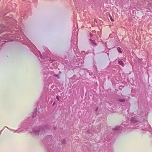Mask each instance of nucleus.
Segmentation results:
<instances>
[{
	"mask_svg": "<svg viewBox=\"0 0 152 152\" xmlns=\"http://www.w3.org/2000/svg\"><path fill=\"white\" fill-rule=\"evenodd\" d=\"M38 106H37V107L35 110H34V111L33 112V114H32V117L29 116V117H30L31 118H32V119H35L37 121V120L36 119L34 118L35 117H36V116L37 115V110Z\"/></svg>",
	"mask_w": 152,
	"mask_h": 152,
	"instance_id": "obj_8",
	"label": "nucleus"
},
{
	"mask_svg": "<svg viewBox=\"0 0 152 152\" xmlns=\"http://www.w3.org/2000/svg\"><path fill=\"white\" fill-rule=\"evenodd\" d=\"M118 101L120 102H125L126 100L124 99H119L118 100Z\"/></svg>",
	"mask_w": 152,
	"mask_h": 152,
	"instance_id": "obj_13",
	"label": "nucleus"
},
{
	"mask_svg": "<svg viewBox=\"0 0 152 152\" xmlns=\"http://www.w3.org/2000/svg\"><path fill=\"white\" fill-rule=\"evenodd\" d=\"M56 127H54V130H56Z\"/></svg>",
	"mask_w": 152,
	"mask_h": 152,
	"instance_id": "obj_26",
	"label": "nucleus"
},
{
	"mask_svg": "<svg viewBox=\"0 0 152 152\" xmlns=\"http://www.w3.org/2000/svg\"><path fill=\"white\" fill-rule=\"evenodd\" d=\"M131 125L128 122L125 121L122 124L120 125L121 128L126 129L129 128Z\"/></svg>",
	"mask_w": 152,
	"mask_h": 152,
	"instance_id": "obj_5",
	"label": "nucleus"
},
{
	"mask_svg": "<svg viewBox=\"0 0 152 152\" xmlns=\"http://www.w3.org/2000/svg\"><path fill=\"white\" fill-rule=\"evenodd\" d=\"M4 129H3L0 131V135L1 134L2 132L4 130Z\"/></svg>",
	"mask_w": 152,
	"mask_h": 152,
	"instance_id": "obj_24",
	"label": "nucleus"
},
{
	"mask_svg": "<svg viewBox=\"0 0 152 152\" xmlns=\"http://www.w3.org/2000/svg\"><path fill=\"white\" fill-rule=\"evenodd\" d=\"M55 73L56 72H55L54 71H51L50 72V75L53 76L54 77H55L58 79H59L60 78V76L59 74L61 73V71H59V73L58 74H56Z\"/></svg>",
	"mask_w": 152,
	"mask_h": 152,
	"instance_id": "obj_7",
	"label": "nucleus"
},
{
	"mask_svg": "<svg viewBox=\"0 0 152 152\" xmlns=\"http://www.w3.org/2000/svg\"><path fill=\"white\" fill-rule=\"evenodd\" d=\"M4 128H7L8 129H9L10 130V131L14 132H15V133L17 132V133H18L20 132H21V131L20 130V129H19V127H18V129L16 130H15L14 129L9 128L7 126H5L4 127Z\"/></svg>",
	"mask_w": 152,
	"mask_h": 152,
	"instance_id": "obj_9",
	"label": "nucleus"
},
{
	"mask_svg": "<svg viewBox=\"0 0 152 152\" xmlns=\"http://www.w3.org/2000/svg\"><path fill=\"white\" fill-rule=\"evenodd\" d=\"M151 135H152V133H151Z\"/></svg>",
	"mask_w": 152,
	"mask_h": 152,
	"instance_id": "obj_30",
	"label": "nucleus"
},
{
	"mask_svg": "<svg viewBox=\"0 0 152 152\" xmlns=\"http://www.w3.org/2000/svg\"><path fill=\"white\" fill-rule=\"evenodd\" d=\"M54 87V85H52L51 86H50V90H51Z\"/></svg>",
	"mask_w": 152,
	"mask_h": 152,
	"instance_id": "obj_18",
	"label": "nucleus"
},
{
	"mask_svg": "<svg viewBox=\"0 0 152 152\" xmlns=\"http://www.w3.org/2000/svg\"><path fill=\"white\" fill-rule=\"evenodd\" d=\"M47 148L48 149V150H49V148H48V147H47ZM48 152H50V151L49 150H48Z\"/></svg>",
	"mask_w": 152,
	"mask_h": 152,
	"instance_id": "obj_27",
	"label": "nucleus"
},
{
	"mask_svg": "<svg viewBox=\"0 0 152 152\" xmlns=\"http://www.w3.org/2000/svg\"><path fill=\"white\" fill-rule=\"evenodd\" d=\"M98 108H99L98 107H97L96 108V109H95V111L96 112H97V110H98Z\"/></svg>",
	"mask_w": 152,
	"mask_h": 152,
	"instance_id": "obj_21",
	"label": "nucleus"
},
{
	"mask_svg": "<svg viewBox=\"0 0 152 152\" xmlns=\"http://www.w3.org/2000/svg\"><path fill=\"white\" fill-rule=\"evenodd\" d=\"M118 64L123 66H124V64L123 62L121 60H118Z\"/></svg>",
	"mask_w": 152,
	"mask_h": 152,
	"instance_id": "obj_12",
	"label": "nucleus"
},
{
	"mask_svg": "<svg viewBox=\"0 0 152 152\" xmlns=\"http://www.w3.org/2000/svg\"><path fill=\"white\" fill-rule=\"evenodd\" d=\"M90 41L91 42V44L93 46H97V44L95 42V41L91 39H89Z\"/></svg>",
	"mask_w": 152,
	"mask_h": 152,
	"instance_id": "obj_10",
	"label": "nucleus"
},
{
	"mask_svg": "<svg viewBox=\"0 0 152 152\" xmlns=\"http://www.w3.org/2000/svg\"><path fill=\"white\" fill-rule=\"evenodd\" d=\"M117 50L119 53H122V51L121 50V49L120 48L118 47L117 48Z\"/></svg>",
	"mask_w": 152,
	"mask_h": 152,
	"instance_id": "obj_14",
	"label": "nucleus"
},
{
	"mask_svg": "<svg viewBox=\"0 0 152 152\" xmlns=\"http://www.w3.org/2000/svg\"><path fill=\"white\" fill-rule=\"evenodd\" d=\"M93 31L94 32H96V31H95V30L94 31Z\"/></svg>",
	"mask_w": 152,
	"mask_h": 152,
	"instance_id": "obj_28",
	"label": "nucleus"
},
{
	"mask_svg": "<svg viewBox=\"0 0 152 152\" xmlns=\"http://www.w3.org/2000/svg\"><path fill=\"white\" fill-rule=\"evenodd\" d=\"M55 69L56 70H58V71H59V69L58 68V67H56V68H55Z\"/></svg>",
	"mask_w": 152,
	"mask_h": 152,
	"instance_id": "obj_22",
	"label": "nucleus"
},
{
	"mask_svg": "<svg viewBox=\"0 0 152 152\" xmlns=\"http://www.w3.org/2000/svg\"><path fill=\"white\" fill-rule=\"evenodd\" d=\"M121 129H122V128H121V126H119L113 129V130L115 132L117 130Z\"/></svg>",
	"mask_w": 152,
	"mask_h": 152,
	"instance_id": "obj_11",
	"label": "nucleus"
},
{
	"mask_svg": "<svg viewBox=\"0 0 152 152\" xmlns=\"http://www.w3.org/2000/svg\"><path fill=\"white\" fill-rule=\"evenodd\" d=\"M76 77V76L75 75H74L73 77L70 79L72 80H75Z\"/></svg>",
	"mask_w": 152,
	"mask_h": 152,
	"instance_id": "obj_15",
	"label": "nucleus"
},
{
	"mask_svg": "<svg viewBox=\"0 0 152 152\" xmlns=\"http://www.w3.org/2000/svg\"><path fill=\"white\" fill-rule=\"evenodd\" d=\"M54 78L53 76L51 75L49 76L48 77V78L47 80L45 79V81H47L48 83V87L49 88L50 84L53 83V80H54Z\"/></svg>",
	"mask_w": 152,
	"mask_h": 152,
	"instance_id": "obj_6",
	"label": "nucleus"
},
{
	"mask_svg": "<svg viewBox=\"0 0 152 152\" xmlns=\"http://www.w3.org/2000/svg\"><path fill=\"white\" fill-rule=\"evenodd\" d=\"M56 104V102H54L52 104V106L53 107Z\"/></svg>",
	"mask_w": 152,
	"mask_h": 152,
	"instance_id": "obj_23",
	"label": "nucleus"
},
{
	"mask_svg": "<svg viewBox=\"0 0 152 152\" xmlns=\"http://www.w3.org/2000/svg\"><path fill=\"white\" fill-rule=\"evenodd\" d=\"M110 19L112 21H114V20L112 18V17H111V16L110 15Z\"/></svg>",
	"mask_w": 152,
	"mask_h": 152,
	"instance_id": "obj_19",
	"label": "nucleus"
},
{
	"mask_svg": "<svg viewBox=\"0 0 152 152\" xmlns=\"http://www.w3.org/2000/svg\"><path fill=\"white\" fill-rule=\"evenodd\" d=\"M140 111L139 109H138L137 113L138 115H136L132 113L131 114V118L130 119V123L132 124H136L138 125V124H141L140 120L141 117L140 115H141V113L139 112Z\"/></svg>",
	"mask_w": 152,
	"mask_h": 152,
	"instance_id": "obj_2",
	"label": "nucleus"
},
{
	"mask_svg": "<svg viewBox=\"0 0 152 152\" xmlns=\"http://www.w3.org/2000/svg\"><path fill=\"white\" fill-rule=\"evenodd\" d=\"M42 70L43 77L45 79H46L47 78L48 74L49 73L50 74L51 71L49 70L48 67H42Z\"/></svg>",
	"mask_w": 152,
	"mask_h": 152,
	"instance_id": "obj_4",
	"label": "nucleus"
},
{
	"mask_svg": "<svg viewBox=\"0 0 152 152\" xmlns=\"http://www.w3.org/2000/svg\"><path fill=\"white\" fill-rule=\"evenodd\" d=\"M84 52V51H83L82 52Z\"/></svg>",
	"mask_w": 152,
	"mask_h": 152,
	"instance_id": "obj_29",
	"label": "nucleus"
},
{
	"mask_svg": "<svg viewBox=\"0 0 152 152\" xmlns=\"http://www.w3.org/2000/svg\"><path fill=\"white\" fill-rule=\"evenodd\" d=\"M56 98L58 101H60V96H56Z\"/></svg>",
	"mask_w": 152,
	"mask_h": 152,
	"instance_id": "obj_16",
	"label": "nucleus"
},
{
	"mask_svg": "<svg viewBox=\"0 0 152 152\" xmlns=\"http://www.w3.org/2000/svg\"><path fill=\"white\" fill-rule=\"evenodd\" d=\"M36 123V120L30 117H28L19 124L18 127L19 129H21V132H26L31 128L30 132L37 136L44 135L48 131L49 127L48 125L39 123L34 125Z\"/></svg>",
	"mask_w": 152,
	"mask_h": 152,
	"instance_id": "obj_1",
	"label": "nucleus"
},
{
	"mask_svg": "<svg viewBox=\"0 0 152 152\" xmlns=\"http://www.w3.org/2000/svg\"><path fill=\"white\" fill-rule=\"evenodd\" d=\"M66 142V140L65 139H64L62 142V143L63 144H65Z\"/></svg>",
	"mask_w": 152,
	"mask_h": 152,
	"instance_id": "obj_17",
	"label": "nucleus"
},
{
	"mask_svg": "<svg viewBox=\"0 0 152 152\" xmlns=\"http://www.w3.org/2000/svg\"><path fill=\"white\" fill-rule=\"evenodd\" d=\"M93 35L91 33H90V37H91Z\"/></svg>",
	"mask_w": 152,
	"mask_h": 152,
	"instance_id": "obj_25",
	"label": "nucleus"
},
{
	"mask_svg": "<svg viewBox=\"0 0 152 152\" xmlns=\"http://www.w3.org/2000/svg\"><path fill=\"white\" fill-rule=\"evenodd\" d=\"M50 146V147H51L52 148H53L54 145L53 144H50V145H49V146Z\"/></svg>",
	"mask_w": 152,
	"mask_h": 152,
	"instance_id": "obj_20",
	"label": "nucleus"
},
{
	"mask_svg": "<svg viewBox=\"0 0 152 152\" xmlns=\"http://www.w3.org/2000/svg\"><path fill=\"white\" fill-rule=\"evenodd\" d=\"M141 125V128L142 129V131L141 132L142 134H145L146 133L147 131H149V129L150 128V125H148V123L147 124H143L141 123V124H139V125Z\"/></svg>",
	"mask_w": 152,
	"mask_h": 152,
	"instance_id": "obj_3",
	"label": "nucleus"
}]
</instances>
